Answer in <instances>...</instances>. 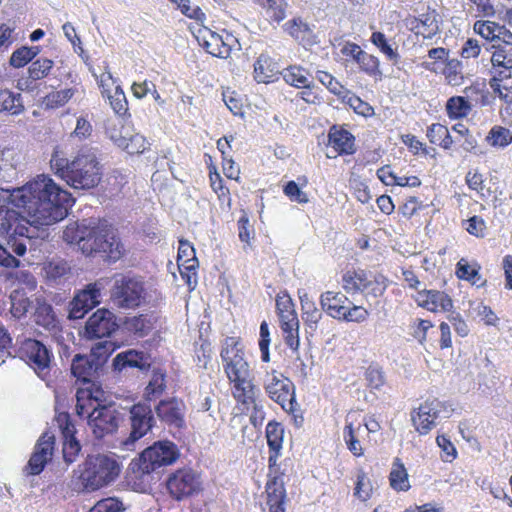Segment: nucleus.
Masks as SVG:
<instances>
[{
  "mask_svg": "<svg viewBox=\"0 0 512 512\" xmlns=\"http://www.w3.org/2000/svg\"><path fill=\"white\" fill-rule=\"evenodd\" d=\"M63 239L67 243L77 245L82 253L88 256L100 254L101 257L115 262L123 254V245L113 228L106 223H96L92 219L68 225L63 232Z\"/></svg>",
  "mask_w": 512,
  "mask_h": 512,
  "instance_id": "nucleus-1",
  "label": "nucleus"
},
{
  "mask_svg": "<svg viewBox=\"0 0 512 512\" xmlns=\"http://www.w3.org/2000/svg\"><path fill=\"white\" fill-rule=\"evenodd\" d=\"M50 166L57 176L74 189L89 190L101 181V166L95 149L91 147H82L72 159L55 149Z\"/></svg>",
  "mask_w": 512,
  "mask_h": 512,
  "instance_id": "nucleus-2",
  "label": "nucleus"
},
{
  "mask_svg": "<svg viewBox=\"0 0 512 512\" xmlns=\"http://www.w3.org/2000/svg\"><path fill=\"white\" fill-rule=\"evenodd\" d=\"M121 466L114 455L88 456L78 468V491L94 492L114 482Z\"/></svg>",
  "mask_w": 512,
  "mask_h": 512,
  "instance_id": "nucleus-3",
  "label": "nucleus"
},
{
  "mask_svg": "<svg viewBox=\"0 0 512 512\" xmlns=\"http://www.w3.org/2000/svg\"><path fill=\"white\" fill-rule=\"evenodd\" d=\"M123 333L124 330H119L114 313L105 308L96 310L88 318L84 330V336L88 339L110 338V340L98 342L95 346L96 350L103 349L104 352H114L124 346L131 345V340L124 338L121 335ZM90 352H94V348Z\"/></svg>",
  "mask_w": 512,
  "mask_h": 512,
  "instance_id": "nucleus-4",
  "label": "nucleus"
},
{
  "mask_svg": "<svg viewBox=\"0 0 512 512\" xmlns=\"http://www.w3.org/2000/svg\"><path fill=\"white\" fill-rule=\"evenodd\" d=\"M228 379L234 384L233 396L242 404H255V386L248 362L240 354H221Z\"/></svg>",
  "mask_w": 512,
  "mask_h": 512,
  "instance_id": "nucleus-5",
  "label": "nucleus"
},
{
  "mask_svg": "<svg viewBox=\"0 0 512 512\" xmlns=\"http://www.w3.org/2000/svg\"><path fill=\"white\" fill-rule=\"evenodd\" d=\"M179 455V450L173 442L157 441L147 447L137 461L132 462V470L143 475L150 474L162 467L172 465Z\"/></svg>",
  "mask_w": 512,
  "mask_h": 512,
  "instance_id": "nucleus-6",
  "label": "nucleus"
},
{
  "mask_svg": "<svg viewBox=\"0 0 512 512\" xmlns=\"http://www.w3.org/2000/svg\"><path fill=\"white\" fill-rule=\"evenodd\" d=\"M453 408L445 401L428 398L411 412V421L420 435H427L439 421L452 415Z\"/></svg>",
  "mask_w": 512,
  "mask_h": 512,
  "instance_id": "nucleus-7",
  "label": "nucleus"
},
{
  "mask_svg": "<svg viewBox=\"0 0 512 512\" xmlns=\"http://www.w3.org/2000/svg\"><path fill=\"white\" fill-rule=\"evenodd\" d=\"M145 289L141 279L124 275L114 277L111 300L119 308L132 309L144 300Z\"/></svg>",
  "mask_w": 512,
  "mask_h": 512,
  "instance_id": "nucleus-8",
  "label": "nucleus"
},
{
  "mask_svg": "<svg viewBox=\"0 0 512 512\" xmlns=\"http://www.w3.org/2000/svg\"><path fill=\"white\" fill-rule=\"evenodd\" d=\"M110 283L108 278H100L78 291L68 304V318H83L92 308L100 303L101 291Z\"/></svg>",
  "mask_w": 512,
  "mask_h": 512,
  "instance_id": "nucleus-9",
  "label": "nucleus"
},
{
  "mask_svg": "<svg viewBox=\"0 0 512 512\" xmlns=\"http://www.w3.org/2000/svg\"><path fill=\"white\" fill-rule=\"evenodd\" d=\"M169 495L176 501L186 500L202 489L200 475L191 468L178 469L166 480Z\"/></svg>",
  "mask_w": 512,
  "mask_h": 512,
  "instance_id": "nucleus-10",
  "label": "nucleus"
},
{
  "mask_svg": "<svg viewBox=\"0 0 512 512\" xmlns=\"http://www.w3.org/2000/svg\"><path fill=\"white\" fill-rule=\"evenodd\" d=\"M264 388L268 396L286 412L297 410L294 384L281 373L272 371L266 375Z\"/></svg>",
  "mask_w": 512,
  "mask_h": 512,
  "instance_id": "nucleus-11",
  "label": "nucleus"
},
{
  "mask_svg": "<svg viewBox=\"0 0 512 512\" xmlns=\"http://www.w3.org/2000/svg\"><path fill=\"white\" fill-rule=\"evenodd\" d=\"M131 431L121 445L125 450H134L136 442L144 437L154 426L155 419L152 408L147 403L134 404L130 410Z\"/></svg>",
  "mask_w": 512,
  "mask_h": 512,
  "instance_id": "nucleus-12",
  "label": "nucleus"
},
{
  "mask_svg": "<svg viewBox=\"0 0 512 512\" xmlns=\"http://www.w3.org/2000/svg\"><path fill=\"white\" fill-rule=\"evenodd\" d=\"M83 417L88 418V424L98 439L114 433L120 421V413L112 405L93 408Z\"/></svg>",
  "mask_w": 512,
  "mask_h": 512,
  "instance_id": "nucleus-13",
  "label": "nucleus"
},
{
  "mask_svg": "<svg viewBox=\"0 0 512 512\" xmlns=\"http://www.w3.org/2000/svg\"><path fill=\"white\" fill-rule=\"evenodd\" d=\"M110 354H75L71 373L77 380L90 383L98 375Z\"/></svg>",
  "mask_w": 512,
  "mask_h": 512,
  "instance_id": "nucleus-14",
  "label": "nucleus"
},
{
  "mask_svg": "<svg viewBox=\"0 0 512 512\" xmlns=\"http://www.w3.org/2000/svg\"><path fill=\"white\" fill-rule=\"evenodd\" d=\"M197 39L199 44L203 46L209 54L223 59L230 56L232 43L236 41V39L228 33L224 36L208 28L200 29Z\"/></svg>",
  "mask_w": 512,
  "mask_h": 512,
  "instance_id": "nucleus-15",
  "label": "nucleus"
},
{
  "mask_svg": "<svg viewBox=\"0 0 512 512\" xmlns=\"http://www.w3.org/2000/svg\"><path fill=\"white\" fill-rule=\"evenodd\" d=\"M32 235L26 238H18L10 235L5 244L0 243V267L6 269L18 268L21 261L17 257L23 256L27 251V244L31 242Z\"/></svg>",
  "mask_w": 512,
  "mask_h": 512,
  "instance_id": "nucleus-16",
  "label": "nucleus"
},
{
  "mask_svg": "<svg viewBox=\"0 0 512 512\" xmlns=\"http://www.w3.org/2000/svg\"><path fill=\"white\" fill-rule=\"evenodd\" d=\"M89 385L85 388H79L76 392V413L80 417H83L89 410L93 408L110 406L106 404V393L102 387L94 382L88 383Z\"/></svg>",
  "mask_w": 512,
  "mask_h": 512,
  "instance_id": "nucleus-17",
  "label": "nucleus"
},
{
  "mask_svg": "<svg viewBox=\"0 0 512 512\" xmlns=\"http://www.w3.org/2000/svg\"><path fill=\"white\" fill-rule=\"evenodd\" d=\"M54 449V436L44 433L37 441L34 451L28 461L26 470L30 475H38L51 460Z\"/></svg>",
  "mask_w": 512,
  "mask_h": 512,
  "instance_id": "nucleus-18",
  "label": "nucleus"
},
{
  "mask_svg": "<svg viewBox=\"0 0 512 512\" xmlns=\"http://www.w3.org/2000/svg\"><path fill=\"white\" fill-rule=\"evenodd\" d=\"M31 317L37 326L56 333L61 330V321L53 306L42 296H35L34 309Z\"/></svg>",
  "mask_w": 512,
  "mask_h": 512,
  "instance_id": "nucleus-19",
  "label": "nucleus"
},
{
  "mask_svg": "<svg viewBox=\"0 0 512 512\" xmlns=\"http://www.w3.org/2000/svg\"><path fill=\"white\" fill-rule=\"evenodd\" d=\"M157 417L165 424L175 428H181L185 424V404L182 400L171 398L161 400L155 406Z\"/></svg>",
  "mask_w": 512,
  "mask_h": 512,
  "instance_id": "nucleus-20",
  "label": "nucleus"
},
{
  "mask_svg": "<svg viewBox=\"0 0 512 512\" xmlns=\"http://www.w3.org/2000/svg\"><path fill=\"white\" fill-rule=\"evenodd\" d=\"M328 138L329 145L336 153L335 155L327 154L329 158H335L337 154L354 153V136L349 131L333 126L329 131Z\"/></svg>",
  "mask_w": 512,
  "mask_h": 512,
  "instance_id": "nucleus-21",
  "label": "nucleus"
},
{
  "mask_svg": "<svg viewBox=\"0 0 512 512\" xmlns=\"http://www.w3.org/2000/svg\"><path fill=\"white\" fill-rule=\"evenodd\" d=\"M284 30L304 47L316 43L310 26L300 17H295L284 24Z\"/></svg>",
  "mask_w": 512,
  "mask_h": 512,
  "instance_id": "nucleus-22",
  "label": "nucleus"
},
{
  "mask_svg": "<svg viewBox=\"0 0 512 512\" xmlns=\"http://www.w3.org/2000/svg\"><path fill=\"white\" fill-rule=\"evenodd\" d=\"M417 302L420 306L430 311H449L453 307L451 298L444 292L436 290L421 291L418 293Z\"/></svg>",
  "mask_w": 512,
  "mask_h": 512,
  "instance_id": "nucleus-23",
  "label": "nucleus"
},
{
  "mask_svg": "<svg viewBox=\"0 0 512 512\" xmlns=\"http://www.w3.org/2000/svg\"><path fill=\"white\" fill-rule=\"evenodd\" d=\"M491 63L492 78H512V46H507V49H494Z\"/></svg>",
  "mask_w": 512,
  "mask_h": 512,
  "instance_id": "nucleus-24",
  "label": "nucleus"
},
{
  "mask_svg": "<svg viewBox=\"0 0 512 512\" xmlns=\"http://www.w3.org/2000/svg\"><path fill=\"white\" fill-rule=\"evenodd\" d=\"M267 505L270 512H285L286 491L282 479L273 477L266 484Z\"/></svg>",
  "mask_w": 512,
  "mask_h": 512,
  "instance_id": "nucleus-25",
  "label": "nucleus"
},
{
  "mask_svg": "<svg viewBox=\"0 0 512 512\" xmlns=\"http://www.w3.org/2000/svg\"><path fill=\"white\" fill-rule=\"evenodd\" d=\"M347 297L341 293L327 291L321 295V306L331 317L342 319L345 315Z\"/></svg>",
  "mask_w": 512,
  "mask_h": 512,
  "instance_id": "nucleus-26",
  "label": "nucleus"
},
{
  "mask_svg": "<svg viewBox=\"0 0 512 512\" xmlns=\"http://www.w3.org/2000/svg\"><path fill=\"white\" fill-rule=\"evenodd\" d=\"M114 368L121 371L125 367L138 368L141 371H147L152 363L150 354H117L113 361Z\"/></svg>",
  "mask_w": 512,
  "mask_h": 512,
  "instance_id": "nucleus-27",
  "label": "nucleus"
},
{
  "mask_svg": "<svg viewBox=\"0 0 512 512\" xmlns=\"http://www.w3.org/2000/svg\"><path fill=\"white\" fill-rule=\"evenodd\" d=\"M10 312L16 319H22L29 311H33L35 296L28 297L24 291L14 290L10 295Z\"/></svg>",
  "mask_w": 512,
  "mask_h": 512,
  "instance_id": "nucleus-28",
  "label": "nucleus"
},
{
  "mask_svg": "<svg viewBox=\"0 0 512 512\" xmlns=\"http://www.w3.org/2000/svg\"><path fill=\"white\" fill-rule=\"evenodd\" d=\"M278 69L273 60L267 55H260L254 64V78L259 83L273 81Z\"/></svg>",
  "mask_w": 512,
  "mask_h": 512,
  "instance_id": "nucleus-29",
  "label": "nucleus"
},
{
  "mask_svg": "<svg viewBox=\"0 0 512 512\" xmlns=\"http://www.w3.org/2000/svg\"><path fill=\"white\" fill-rule=\"evenodd\" d=\"M412 24V30H414L417 35H422L424 38L430 39L439 31L438 21L434 12L421 14Z\"/></svg>",
  "mask_w": 512,
  "mask_h": 512,
  "instance_id": "nucleus-30",
  "label": "nucleus"
},
{
  "mask_svg": "<svg viewBox=\"0 0 512 512\" xmlns=\"http://www.w3.org/2000/svg\"><path fill=\"white\" fill-rule=\"evenodd\" d=\"M276 306L281 328L298 329V319L290 299H277Z\"/></svg>",
  "mask_w": 512,
  "mask_h": 512,
  "instance_id": "nucleus-31",
  "label": "nucleus"
},
{
  "mask_svg": "<svg viewBox=\"0 0 512 512\" xmlns=\"http://www.w3.org/2000/svg\"><path fill=\"white\" fill-rule=\"evenodd\" d=\"M166 389V373L159 367L152 369V377L145 388V399L152 401L163 394Z\"/></svg>",
  "mask_w": 512,
  "mask_h": 512,
  "instance_id": "nucleus-32",
  "label": "nucleus"
},
{
  "mask_svg": "<svg viewBox=\"0 0 512 512\" xmlns=\"http://www.w3.org/2000/svg\"><path fill=\"white\" fill-rule=\"evenodd\" d=\"M370 280L363 270L348 271L343 276V288L348 293L364 292L369 288Z\"/></svg>",
  "mask_w": 512,
  "mask_h": 512,
  "instance_id": "nucleus-33",
  "label": "nucleus"
},
{
  "mask_svg": "<svg viewBox=\"0 0 512 512\" xmlns=\"http://www.w3.org/2000/svg\"><path fill=\"white\" fill-rule=\"evenodd\" d=\"M24 111L21 94L13 93L8 89H0V112H9L18 115Z\"/></svg>",
  "mask_w": 512,
  "mask_h": 512,
  "instance_id": "nucleus-34",
  "label": "nucleus"
},
{
  "mask_svg": "<svg viewBox=\"0 0 512 512\" xmlns=\"http://www.w3.org/2000/svg\"><path fill=\"white\" fill-rule=\"evenodd\" d=\"M389 481L390 486L396 491H408L410 489L407 470L399 459H396L393 463Z\"/></svg>",
  "mask_w": 512,
  "mask_h": 512,
  "instance_id": "nucleus-35",
  "label": "nucleus"
},
{
  "mask_svg": "<svg viewBox=\"0 0 512 512\" xmlns=\"http://www.w3.org/2000/svg\"><path fill=\"white\" fill-rule=\"evenodd\" d=\"M20 362L33 368L42 379L47 375L50 366V354H22Z\"/></svg>",
  "mask_w": 512,
  "mask_h": 512,
  "instance_id": "nucleus-36",
  "label": "nucleus"
},
{
  "mask_svg": "<svg viewBox=\"0 0 512 512\" xmlns=\"http://www.w3.org/2000/svg\"><path fill=\"white\" fill-rule=\"evenodd\" d=\"M285 82L296 88L309 87V73L301 66H289L282 72Z\"/></svg>",
  "mask_w": 512,
  "mask_h": 512,
  "instance_id": "nucleus-37",
  "label": "nucleus"
},
{
  "mask_svg": "<svg viewBox=\"0 0 512 512\" xmlns=\"http://www.w3.org/2000/svg\"><path fill=\"white\" fill-rule=\"evenodd\" d=\"M131 130L132 129L129 126H125L120 119L109 120L106 126V135L117 147L121 148Z\"/></svg>",
  "mask_w": 512,
  "mask_h": 512,
  "instance_id": "nucleus-38",
  "label": "nucleus"
},
{
  "mask_svg": "<svg viewBox=\"0 0 512 512\" xmlns=\"http://www.w3.org/2000/svg\"><path fill=\"white\" fill-rule=\"evenodd\" d=\"M503 25H500L490 20H478L474 23L473 29L475 33L479 34L486 40L497 43L501 29Z\"/></svg>",
  "mask_w": 512,
  "mask_h": 512,
  "instance_id": "nucleus-39",
  "label": "nucleus"
},
{
  "mask_svg": "<svg viewBox=\"0 0 512 512\" xmlns=\"http://www.w3.org/2000/svg\"><path fill=\"white\" fill-rule=\"evenodd\" d=\"M471 109L470 103L462 96H453L446 103V111L450 118L466 117Z\"/></svg>",
  "mask_w": 512,
  "mask_h": 512,
  "instance_id": "nucleus-40",
  "label": "nucleus"
},
{
  "mask_svg": "<svg viewBox=\"0 0 512 512\" xmlns=\"http://www.w3.org/2000/svg\"><path fill=\"white\" fill-rule=\"evenodd\" d=\"M283 426L275 421H270L266 426V438L270 451L281 452L283 443Z\"/></svg>",
  "mask_w": 512,
  "mask_h": 512,
  "instance_id": "nucleus-41",
  "label": "nucleus"
},
{
  "mask_svg": "<svg viewBox=\"0 0 512 512\" xmlns=\"http://www.w3.org/2000/svg\"><path fill=\"white\" fill-rule=\"evenodd\" d=\"M39 53V47L23 46L15 50L10 57V65L15 68L24 67Z\"/></svg>",
  "mask_w": 512,
  "mask_h": 512,
  "instance_id": "nucleus-42",
  "label": "nucleus"
},
{
  "mask_svg": "<svg viewBox=\"0 0 512 512\" xmlns=\"http://www.w3.org/2000/svg\"><path fill=\"white\" fill-rule=\"evenodd\" d=\"M491 146L505 147L512 142V132L502 126H494L486 137Z\"/></svg>",
  "mask_w": 512,
  "mask_h": 512,
  "instance_id": "nucleus-43",
  "label": "nucleus"
},
{
  "mask_svg": "<svg viewBox=\"0 0 512 512\" xmlns=\"http://www.w3.org/2000/svg\"><path fill=\"white\" fill-rule=\"evenodd\" d=\"M443 74L450 85H461L463 83L462 63L457 59L448 60Z\"/></svg>",
  "mask_w": 512,
  "mask_h": 512,
  "instance_id": "nucleus-44",
  "label": "nucleus"
},
{
  "mask_svg": "<svg viewBox=\"0 0 512 512\" xmlns=\"http://www.w3.org/2000/svg\"><path fill=\"white\" fill-rule=\"evenodd\" d=\"M356 62L359 64L360 68L368 75L379 78L382 77V72L379 68L380 62L376 56L363 51V53L360 54V57L358 56V60Z\"/></svg>",
  "mask_w": 512,
  "mask_h": 512,
  "instance_id": "nucleus-45",
  "label": "nucleus"
},
{
  "mask_svg": "<svg viewBox=\"0 0 512 512\" xmlns=\"http://www.w3.org/2000/svg\"><path fill=\"white\" fill-rule=\"evenodd\" d=\"M370 40L390 61L394 64L398 62L399 54L388 43L386 36L382 32H374Z\"/></svg>",
  "mask_w": 512,
  "mask_h": 512,
  "instance_id": "nucleus-46",
  "label": "nucleus"
},
{
  "mask_svg": "<svg viewBox=\"0 0 512 512\" xmlns=\"http://www.w3.org/2000/svg\"><path fill=\"white\" fill-rule=\"evenodd\" d=\"M127 506L117 497L99 500L88 512H124Z\"/></svg>",
  "mask_w": 512,
  "mask_h": 512,
  "instance_id": "nucleus-47",
  "label": "nucleus"
},
{
  "mask_svg": "<svg viewBox=\"0 0 512 512\" xmlns=\"http://www.w3.org/2000/svg\"><path fill=\"white\" fill-rule=\"evenodd\" d=\"M53 67V61L47 58H39L31 63L28 68L29 78L39 80L46 77Z\"/></svg>",
  "mask_w": 512,
  "mask_h": 512,
  "instance_id": "nucleus-48",
  "label": "nucleus"
},
{
  "mask_svg": "<svg viewBox=\"0 0 512 512\" xmlns=\"http://www.w3.org/2000/svg\"><path fill=\"white\" fill-rule=\"evenodd\" d=\"M147 146L148 142L144 136L134 133L133 130H131L121 149L127 151L129 154H140L146 150Z\"/></svg>",
  "mask_w": 512,
  "mask_h": 512,
  "instance_id": "nucleus-49",
  "label": "nucleus"
},
{
  "mask_svg": "<svg viewBox=\"0 0 512 512\" xmlns=\"http://www.w3.org/2000/svg\"><path fill=\"white\" fill-rule=\"evenodd\" d=\"M510 78H491L489 86L498 97L505 103L512 102V86L505 83Z\"/></svg>",
  "mask_w": 512,
  "mask_h": 512,
  "instance_id": "nucleus-50",
  "label": "nucleus"
},
{
  "mask_svg": "<svg viewBox=\"0 0 512 512\" xmlns=\"http://www.w3.org/2000/svg\"><path fill=\"white\" fill-rule=\"evenodd\" d=\"M178 261H182L183 265L187 264L185 268L189 271L195 269L197 263L195 250L188 241L181 240L179 242Z\"/></svg>",
  "mask_w": 512,
  "mask_h": 512,
  "instance_id": "nucleus-51",
  "label": "nucleus"
},
{
  "mask_svg": "<svg viewBox=\"0 0 512 512\" xmlns=\"http://www.w3.org/2000/svg\"><path fill=\"white\" fill-rule=\"evenodd\" d=\"M19 154L12 148H6L0 155V170L7 172L8 176H12L9 171H15L19 162Z\"/></svg>",
  "mask_w": 512,
  "mask_h": 512,
  "instance_id": "nucleus-52",
  "label": "nucleus"
},
{
  "mask_svg": "<svg viewBox=\"0 0 512 512\" xmlns=\"http://www.w3.org/2000/svg\"><path fill=\"white\" fill-rule=\"evenodd\" d=\"M366 380L369 386L379 389L385 383V376L382 368L378 364H371L366 370Z\"/></svg>",
  "mask_w": 512,
  "mask_h": 512,
  "instance_id": "nucleus-53",
  "label": "nucleus"
},
{
  "mask_svg": "<svg viewBox=\"0 0 512 512\" xmlns=\"http://www.w3.org/2000/svg\"><path fill=\"white\" fill-rule=\"evenodd\" d=\"M343 437L348 449L353 453V455L359 457L363 454L362 446L355 435L352 424L346 425L344 428Z\"/></svg>",
  "mask_w": 512,
  "mask_h": 512,
  "instance_id": "nucleus-54",
  "label": "nucleus"
},
{
  "mask_svg": "<svg viewBox=\"0 0 512 512\" xmlns=\"http://www.w3.org/2000/svg\"><path fill=\"white\" fill-rule=\"evenodd\" d=\"M110 105L116 114H124L127 111V100L123 90L117 86L113 95L107 93Z\"/></svg>",
  "mask_w": 512,
  "mask_h": 512,
  "instance_id": "nucleus-55",
  "label": "nucleus"
},
{
  "mask_svg": "<svg viewBox=\"0 0 512 512\" xmlns=\"http://www.w3.org/2000/svg\"><path fill=\"white\" fill-rule=\"evenodd\" d=\"M56 420L64 440L76 439V428L72 423L68 413H60Z\"/></svg>",
  "mask_w": 512,
  "mask_h": 512,
  "instance_id": "nucleus-56",
  "label": "nucleus"
},
{
  "mask_svg": "<svg viewBox=\"0 0 512 512\" xmlns=\"http://www.w3.org/2000/svg\"><path fill=\"white\" fill-rule=\"evenodd\" d=\"M316 77L333 94H342L344 87L331 74L325 71H318Z\"/></svg>",
  "mask_w": 512,
  "mask_h": 512,
  "instance_id": "nucleus-57",
  "label": "nucleus"
},
{
  "mask_svg": "<svg viewBox=\"0 0 512 512\" xmlns=\"http://www.w3.org/2000/svg\"><path fill=\"white\" fill-rule=\"evenodd\" d=\"M284 193L291 201H295L300 204H304L309 201L307 194L302 191L294 181H289L285 185Z\"/></svg>",
  "mask_w": 512,
  "mask_h": 512,
  "instance_id": "nucleus-58",
  "label": "nucleus"
},
{
  "mask_svg": "<svg viewBox=\"0 0 512 512\" xmlns=\"http://www.w3.org/2000/svg\"><path fill=\"white\" fill-rule=\"evenodd\" d=\"M80 450L81 445L77 439L64 440L63 457L67 463L74 462Z\"/></svg>",
  "mask_w": 512,
  "mask_h": 512,
  "instance_id": "nucleus-59",
  "label": "nucleus"
},
{
  "mask_svg": "<svg viewBox=\"0 0 512 512\" xmlns=\"http://www.w3.org/2000/svg\"><path fill=\"white\" fill-rule=\"evenodd\" d=\"M258 3L264 7H269L272 9L271 17L280 22L285 18V10L283 6L284 0H257Z\"/></svg>",
  "mask_w": 512,
  "mask_h": 512,
  "instance_id": "nucleus-60",
  "label": "nucleus"
},
{
  "mask_svg": "<svg viewBox=\"0 0 512 512\" xmlns=\"http://www.w3.org/2000/svg\"><path fill=\"white\" fill-rule=\"evenodd\" d=\"M465 229L471 235H474L476 237H484L486 224L481 217L473 216L467 220V226Z\"/></svg>",
  "mask_w": 512,
  "mask_h": 512,
  "instance_id": "nucleus-61",
  "label": "nucleus"
},
{
  "mask_svg": "<svg viewBox=\"0 0 512 512\" xmlns=\"http://www.w3.org/2000/svg\"><path fill=\"white\" fill-rule=\"evenodd\" d=\"M437 445L445 453V461H451L456 457V448L453 443L445 435H438L436 438Z\"/></svg>",
  "mask_w": 512,
  "mask_h": 512,
  "instance_id": "nucleus-62",
  "label": "nucleus"
},
{
  "mask_svg": "<svg viewBox=\"0 0 512 512\" xmlns=\"http://www.w3.org/2000/svg\"><path fill=\"white\" fill-rule=\"evenodd\" d=\"M74 95L73 89H64L60 91L53 92L47 96L48 101L52 105L62 106L66 102H68L72 96Z\"/></svg>",
  "mask_w": 512,
  "mask_h": 512,
  "instance_id": "nucleus-63",
  "label": "nucleus"
},
{
  "mask_svg": "<svg viewBox=\"0 0 512 512\" xmlns=\"http://www.w3.org/2000/svg\"><path fill=\"white\" fill-rule=\"evenodd\" d=\"M456 275L460 279L470 281L477 276V269L471 267L465 259H460L457 263Z\"/></svg>",
  "mask_w": 512,
  "mask_h": 512,
  "instance_id": "nucleus-64",
  "label": "nucleus"
}]
</instances>
